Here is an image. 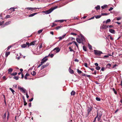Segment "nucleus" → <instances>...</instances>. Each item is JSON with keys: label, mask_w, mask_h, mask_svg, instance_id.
I'll return each instance as SVG.
<instances>
[{"label": "nucleus", "mask_w": 122, "mask_h": 122, "mask_svg": "<svg viewBox=\"0 0 122 122\" xmlns=\"http://www.w3.org/2000/svg\"><path fill=\"white\" fill-rule=\"evenodd\" d=\"M94 51L95 54L96 55L100 56L101 54H102V52L100 51L94 50Z\"/></svg>", "instance_id": "f257e3e1"}, {"label": "nucleus", "mask_w": 122, "mask_h": 122, "mask_svg": "<svg viewBox=\"0 0 122 122\" xmlns=\"http://www.w3.org/2000/svg\"><path fill=\"white\" fill-rule=\"evenodd\" d=\"M55 9V8H51L49 10H46V11H44V12L46 14H49L51 13L53 10Z\"/></svg>", "instance_id": "f03ea898"}, {"label": "nucleus", "mask_w": 122, "mask_h": 122, "mask_svg": "<svg viewBox=\"0 0 122 122\" xmlns=\"http://www.w3.org/2000/svg\"><path fill=\"white\" fill-rule=\"evenodd\" d=\"M93 108V107L90 106H88L87 109V114H89L90 112L92 110Z\"/></svg>", "instance_id": "7ed1b4c3"}, {"label": "nucleus", "mask_w": 122, "mask_h": 122, "mask_svg": "<svg viewBox=\"0 0 122 122\" xmlns=\"http://www.w3.org/2000/svg\"><path fill=\"white\" fill-rule=\"evenodd\" d=\"M28 46L29 47L30 46L29 43L28 42H26L25 44H23L21 46V47L23 48H25Z\"/></svg>", "instance_id": "20e7f679"}, {"label": "nucleus", "mask_w": 122, "mask_h": 122, "mask_svg": "<svg viewBox=\"0 0 122 122\" xmlns=\"http://www.w3.org/2000/svg\"><path fill=\"white\" fill-rule=\"evenodd\" d=\"M108 25L107 26V25H103L101 26V28L102 29L106 30L107 28H108Z\"/></svg>", "instance_id": "39448f33"}, {"label": "nucleus", "mask_w": 122, "mask_h": 122, "mask_svg": "<svg viewBox=\"0 0 122 122\" xmlns=\"http://www.w3.org/2000/svg\"><path fill=\"white\" fill-rule=\"evenodd\" d=\"M18 89L21 91L22 92H23L24 93H25V89H24L23 88L21 87H20L19 86H18Z\"/></svg>", "instance_id": "423d86ee"}, {"label": "nucleus", "mask_w": 122, "mask_h": 122, "mask_svg": "<svg viewBox=\"0 0 122 122\" xmlns=\"http://www.w3.org/2000/svg\"><path fill=\"white\" fill-rule=\"evenodd\" d=\"M47 60V58H46V57H44L42 59L41 63L42 64H43Z\"/></svg>", "instance_id": "0eeeda50"}, {"label": "nucleus", "mask_w": 122, "mask_h": 122, "mask_svg": "<svg viewBox=\"0 0 122 122\" xmlns=\"http://www.w3.org/2000/svg\"><path fill=\"white\" fill-rule=\"evenodd\" d=\"M60 49L59 48V47H56V48H55L53 50V51H56L55 52L56 53H57L59 52L60 51Z\"/></svg>", "instance_id": "6e6552de"}, {"label": "nucleus", "mask_w": 122, "mask_h": 122, "mask_svg": "<svg viewBox=\"0 0 122 122\" xmlns=\"http://www.w3.org/2000/svg\"><path fill=\"white\" fill-rule=\"evenodd\" d=\"M80 39L81 43H83V42L85 41V39L84 37L82 36H81V38Z\"/></svg>", "instance_id": "1a4fd4ad"}, {"label": "nucleus", "mask_w": 122, "mask_h": 122, "mask_svg": "<svg viewBox=\"0 0 122 122\" xmlns=\"http://www.w3.org/2000/svg\"><path fill=\"white\" fill-rule=\"evenodd\" d=\"M36 41H33L31 42L30 43H29V45L30 46L36 44Z\"/></svg>", "instance_id": "9d476101"}, {"label": "nucleus", "mask_w": 122, "mask_h": 122, "mask_svg": "<svg viewBox=\"0 0 122 122\" xmlns=\"http://www.w3.org/2000/svg\"><path fill=\"white\" fill-rule=\"evenodd\" d=\"M13 71V69L11 68H9L8 70V73L9 74H11V72L12 71Z\"/></svg>", "instance_id": "9b49d317"}, {"label": "nucleus", "mask_w": 122, "mask_h": 122, "mask_svg": "<svg viewBox=\"0 0 122 122\" xmlns=\"http://www.w3.org/2000/svg\"><path fill=\"white\" fill-rule=\"evenodd\" d=\"M109 31L110 32L113 34H115V31L114 30L112 29H109Z\"/></svg>", "instance_id": "f8f14e48"}, {"label": "nucleus", "mask_w": 122, "mask_h": 122, "mask_svg": "<svg viewBox=\"0 0 122 122\" xmlns=\"http://www.w3.org/2000/svg\"><path fill=\"white\" fill-rule=\"evenodd\" d=\"M69 71L70 73L71 74H73L74 73V71L72 69H71L70 67H69Z\"/></svg>", "instance_id": "ddd939ff"}, {"label": "nucleus", "mask_w": 122, "mask_h": 122, "mask_svg": "<svg viewBox=\"0 0 122 122\" xmlns=\"http://www.w3.org/2000/svg\"><path fill=\"white\" fill-rule=\"evenodd\" d=\"M37 14V13H34L31 14L29 15V17H30L33 16H34V15H35Z\"/></svg>", "instance_id": "4468645a"}, {"label": "nucleus", "mask_w": 122, "mask_h": 122, "mask_svg": "<svg viewBox=\"0 0 122 122\" xmlns=\"http://www.w3.org/2000/svg\"><path fill=\"white\" fill-rule=\"evenodd\" d=\"M76 41L79 43H81L80 39L78 38H76Z\"/></svg>", "instance_id": "2eb2a0df"}, {"label": "nucleus", "mask_w": 122, "mask_h": 122, "mask_svg": "<svg viewBox=\"0 0 122 122\" xmlns=\"http://www.w3.org/2000/svg\"><path fill=\"white\" fill-rule=\"evenodd\" d=\"M76 94V92L74 91H72L71 93V95H74Z\"/></svg>", "instance_id": "dca6fc26"}, {"label": "nucleus", "mask_w": 122, "mask_h": 122, "mask_svg": "<svg viewBox=\"0 0 122 122\" xmlns=\"http://www.w3.org/2000/svg\"><path fill=\"white\" fill-rule=\"evenodd\" d=\"M10 51L6 52L5 53V57H7L10 54Z\"/></svg>", "instance_id": "f3484780"}, {"label": "nucleus", "mask_w": 122, "mask_h": 122, "mask_svg": "<svg viewBox=\"0 0 122 122\" xmlns=\"http://www.w3.org/2000/svg\"><path fill=\"white\" fill-rule=\"evenodd\" d=\"M12 16L11 15H8L6 16L5 18L6 19L9 18L11 17Z\"/></svg>", "instance_id": "a211bd4d"}, {"label": "nucleus", "mask_w": 122, "mask_h": 122, "mask_svg": "<svg viewBox=\"0 0 122 122\" xmlns=\"http://www.w3.org/2000/svg\"><path fill=\"white\" fill-rule=\"evenodd\" d=\"M110 14L109 13H102L101 14V16L102 15H108Z\"/></svg>", "instance_id": "6ab92c4d"}, {"label": "nucleus", "mask_w": 122, "mask_h": 122, "mask_svg": "<svg viewBox=\"0 0 122 122\" xmlns=\"http://www.w3.org/2000/svg\"><path fill=\"white\" fill-rule=\"evenodd\" d=\"M101 15H95V17L96 19H98L100 18L101 17Z\"/></svg>", "instance_id": "aec40b11"}, {"label": "nucleus", "mask_w": 122, "mask_h": 122, "mask_svg": "<svg viewBox=\"0 0 122 122\" xmlns=\"http://www.w3.org/2000/svg\"><path fill=\"white\" fill-rule=\"evenodd\" d=\"M31 74L33 76H35L36 74V72L35 71H33V72H31Z\"/></svg>", "instance_id": "412c9836"}, {"label": "nucleus", "mask_w": 122, "mask_h": 122, "mask_svg": "<svg viewBox=\"0 0 122 122\" xmlns=\"http://www.w3.org/2000/svg\"><path fill=\"white\" fill-rule=\"evenodd\" d=\"M17 73L16 72H13L11 74V75L13 76H15L17 74Z\"/></svg>", "instance_id": "4be33fe9"}, {"label": "nucleus", "mask_w": 122, "mask_h": 122, "mask_svg": "<svg viewBox=\"0 0 122 122\" xmlns=\"http://www.w3.org/2000/svg\"><path fill=\"white\" fill-rule=\"evenodd\" d=\"M95 8L96 10H98L100 9V7L99 5H98L97 6L95 7Z\"/></svg>", "instance_id": "5701e85b"}, {"label": "nucleus", "mask_w": 122, "mask_h": 122, "mask_svg": "<svg viewBox=\"0 0 122 122\" xmlns=\"http://www.w3.org/2000/svg\"><path fill=\"white\" fill-rule=\"evenodd\" d=\"M10 90L12 92V93L14 94V92H15V91L13 90V89L11 88H9Z\"/></svg>", "instance_id": "b1692460"}, {"label": "nucleus", "mask_w": 122, "mask_h": 122, "mask_svg": "<svg viewBox=\"0 0 122 122\" xmlns=\"http://www.w3.org/2000/svg\"><path fill=\"white\" fill-rule=\"evenodd\" d=\"M107 7V5H104L103 6H101V8L102 9H103L104 8H105Z\"/></svg>", "instance_id": "393cba45"}, {"label": "nucleus", "mask_w": 122, "mask_h": 122, "mask_svg": "<svg viewBox=\"0 0 122 122\" xmlns=\"http://www.w3.org/2000/svg\"><path fill=\"white\" fill-rule=\"evenodd\" d=\"M10 21H8V22L5 23L4 24V25H7L9 24L10 23Z\"/></svg>", "instance_id": "a878e982"}, {"label": "nucleus", "mask_w": 122, "mask_h": 122, "mask_svg": "<svg viewBox=\"0 0 122 122\" xmlns=\"http://www.w3.org/2000/svg\"><path fill=\"white\" fill-rule=\"evenodd\" d=\"M6 113L5 112L3 116V117L4 119H5L6 117Z\"/></svg>", "instance_id": "bb28decb"}, {"label": "nucleus", "mask_w": 122, "mask_h": 122, "mask_svg": "<svg viewBox=\"0 0 122 122\" xmlns=\"http://www.w3.org/2000/svg\"><path fill=\"white\" fill-rule=\"evenodd\" d=\"M73 43H74L75 44V45H76V47H77V48L78 49V48H79L78 47V46L77 44V43H76V42L75 41H74L73 42Z\"/></svg>", "instance_id": "cd10ccee"}, {"label": "nucleus", "mask_w": 122, "mask_h": 122, "mask_svg": "<svg viewBox=\"0 0 122 122\" xmlns=\"http://www.w3.org/2000/svg\"><path fill=\"white\" fill-rule=\"evenodd\" d=\"M83 49L84 51H86V47L84 46H83Z\"/></svg>", "instance_id": "c85d7f7f"}, {"label": "nucleus", "mask_w": 122, "mask_h": 122, "mask_svg": "<svg viewBox=\"0 0 122 122\" xmlns=\"http://www.w3.org/2000/svg\"><path fill=\"white\" fill-rule=\"evenodd\" d=\"M62 27V26H61V25H60V26H57V27L56 28V30H58V29H60Z\"/></svg>", "instance_id": "c756f323"}, {"label": "nucleus", "mask_w": 122, "mask_h": 122, "mask_svg": "<svg viewBox=\"0 0 122 122\" xmlns=\"http://www.w3.org/2000/svg\"><path fill=\"white\" fill-rule=\"evenodd\" d=\"M110 19H107L106 21V24H107L108 22H110L111 21Z\"/></svg>", "instance_id": "7c9ffc66"}, {"label": "nucleus", "mask_w": 122, "mask_h": 122, "mask_svg": "<svg viewBox=\"0 0 122 122\" xmlns=\"http://www.w3.org/2000/svg\"><path fill=\"white\" fill-rule=\"evenodd\" d=\"M14 79H15L16 80H17L19 79L18 76H15L13 77Z\"/></svg>", "instance_id": "2f4dec72"}, {"label": "nucleus", "mask_w": 122, "mask_h": 122, "mask_svg": "<svg viewBox=\"0 0 122 122\" xmlns=\"http://www.w3.org/2000/svg\"><path fill=\"white\" fill-rule=\"evenodd\" d=\"M77 72L79 74L82 73V72L79 69L77 70Z\"/></svg>", "instance_id": "473e14b6"}, {"label": "nucleus", "mask_w": 122, "mask_h": 122, "mask_svg": "<svg viewBox=\"0 0 122 122\" xmlns=\"http://www.w3.org/2000/svg\"><path fill=\"white\" fill-rule=\"evenodd\" d=\"M96 99L97 101H100L101 100L100 98L98 97H96Z\"/></svg>", "instance_id": "72a5a7b5"}, {"label": "nucleus", "mask_w": 122, "mask_h": 122, "mask_svg": "<svg viewBox=\"0 0 122 122\" xmlns=\"http://www.w3.org/2000/svg\"><path fill=\"white\" fill-rule=\"evenodd\" d=\"M96 68L97 70H99L100 69L101 67L98 66Z\"/></svg>", "instance_id": "f704fd0d"}, {"label": "nucleus", "mask_w": 122, "mask_h": 122, "mask_svg": "<svg viewBox=\"0 0 122 122\" xmlns=\"http://www.w3.org/2000/svg\"><path fill=\"white\" fill-rule=\"evenodd\" d=\"M46 67L45 66V65H44L43 66H41V70H42L43 69H44V68Z\"/></svg>", "instance_id": "c9c22d12"}, {"label": "nucleus", "mask_w": 122, "mask_h": 122, "mask_svg": "<svg viewBox=\"0 0 122 122\" xmlns=\"http://www.w3.org/2000/svg\"><path fill=\"white\" fill-rule=\"evenodd\" d=\"M89 48L90 49H92V47L91 45L89 44H88V45Z\"/></svg>", "instance_id": "e433bc0d"}, {"label": "nucleus", "mask_w": 122, "mask_h": 122, "mask_svg": "<svg viewBox=\"0 0 122 122\" xmlns=\"http://www.w3.org/2000/svg\"><path fill=\"white\" fill-rule=\"evenodd\" d=\"M109 55H108V54L107 55H105L103 57V58H108L109 57Z\"/></svg>", "instance_id": "4c0bfd02"}, {"label": "nucleus", "mask_w": 122, "mask_h": 122, "mask_svg": "<svg viewBox=\"0 0 122 122\" xmlns=\"http://www.w3.org/2000/svg\"><path fill=\"white\" fill-rule=\"evenodd\" d=\"M69 48L70 50V51H73L74 52H75V51L70 47H69Z\"/></svg>", "instance_id": "58836bf2"}, {"label": "nucleus", "mask_w": 122, "mask_h": 122, "mask_svg": "<svg viewBox=\"0 0 122 122\" xmlns=\"http://www.w3.org/2000/svg\"><path fill=\"white\" fill-rule=\"evenodd\" d=\"M71 34L75 36H76L77 35L76 34L73 32L71 33Z\"/></svg>", "instance_id": "ea45409f"}, {"label": "nucleus", "mask_w": 122, "mask_h": 122, "mask_svg": "<svg viewBox=\"0 0 122 122\" xmlns=\"http://www.w3.org/2000/svg\"><path fill=\"white\" fill-rule=\"evenodd\" d=\"M43 30H39L38 31V33H41L42 32Z\"/></svg>", "instance_id": "a19ab883"}, {"label": "nucleus", "mask_w": 122, "mask_h": 122, "mask_svg": "<svg viewBox=\"0 0 122 122\" xmlns=\"http://www.w3.org/2000/svg\"><path fill=\"white\" fill-rule=\"evenodd\" d=\"M24 102V106H26L27 104V103L25 101H23Z\"/></svg>", "instance_id": "79ce46f5"}, {"label": "nucleus", "mask_w": 122, "mask_h": 122, "mask_svg": "<svg viewBox=\"0 0 122 122\" xmlns=\"http://www.w3.org/2000/svg\"><path fill=\"white\" fill-rule=\"evenodd\" d=\"M27 9L28 10H32L33 9V8H29V7H28V8H27Z\"/></svg>", "instance_id": "37998d69"}, {"label": "nucleus", "mask_w": 122, "mask_h": 122, "mask_svg": "<svg viewBox=\"0 0 122 122\" xmlns=\"http://www.w3.org/2000/svg\"><path fill=\"white\" fill-rule=\"evenodd\" d=\"M4 23V21H2V22H0V26L2 25Z\"/></svg>", "instance_id": "c03bdc74"}, {"label": "nucleus", "mask_w": 122, "mask_h": 122, "mask_svg": "<svg viewBox=\"0 0 122 122\" xmlns=\"http://www.w3.org/2000/svg\"><path fill=\"white\" fill-rule=\"evenodd\" d=\"M111 66V65L110 63H109L108 64H107V67H109Z\"/></svg>", "instance_id": "a18cd8bd"}, {"label": "nucleus", "mask_w": 122, "mask_h": 122, "mask_svg": "<svg viewBox=\"0 0 122 122\" xmlns=\"http://www.w3.org/2000/svg\"><path fill=\"white\" fill-rule=\"evenodd\" d=\"M102 116V114L100 112L99 114V117H101Z\"/></svg>", "instance_id": "49530a36"}, {"label": "nucleus", "mask_w": 122, "mask_h": 122, "mask_svg": "<svg viewBox=\"0 0 122 122\" xmlns=\"http://www.w3.org/2000/svg\"><path fill=\"white\" fill-rule=\"evenodd\" d=\"M64 21V20H58V21L60 22H63Z\"/></svg>", "instance_id": "de8ad7c7"}, {"label": "nucleus", "mask_w": 122, "mask_h": 122, "mask_svg": "<svg viewBox=\"0 0 122 122\" xmlns=\"http://www.w3.org/2000/svg\"><path fill=\"white\" fill-rule=\"evenodd\" d=\"M116 20H120L121 19V18L120 17H118V18H116Z\"/></svg>", "instance_id": "09e8293b"}, {"label": "nucleus", "mask_w": 122, "mask_h": 122, "mask_svg": "<svg viewBox=\"0 0 122 122\" xmlns=\"http://www.w3.org/2000/svg\"><path fill=\"white\" fill-rule=\"evenodd\" d=\"M11 46H8L7 48V50H8L11 47Z\"/></svg>", "instance_id": "8fccbe9b"}, {"label": "nucleus", "mask_w": 122, "mask_h": 122, "mask_svg": "<svg viewBox=\"0 0 122 122\" xmlns=\"http://www.w3.org/2000/svg\"><path fill=\"white\" fill-rule=\"evenodd\" d=\"M113 9V8L112 7H111L108 10L110 11Z\"/></svg>", "instance_id": "3c124183"}, {"label": "nucleus", "mask_w": 122, "mask_h": 122, "mask_svg": "<svg viewBox=\"0 0 122 122\" xmlns=\"http://www.w3.org/2000/svg\"><path fill=\"white\" fill-rule=\"evenodd\" d=\"M56 24H55L54 23H53V25L51 26V27H53L54 26H56Z\"/></svg>", "instance_id": "603ef678"}, {"label": "nucleus", "mask_w": 122, "mask_h": 122, "mask_svg": "<svg viewBox=\"0 0 122 122\" xmlns=\"http://www.w3.org/2000/svg\"><path fill=\"white\" fill-rule=\"evenodd\" d=\"M84 66L86 67H87V63H85L84 64Z\"/></svg>", "instance_id": "864d4df0"}, {"label": "nucleus", "mask_w": 122, "mask_h": 122, "mask_svg": "<svg viewBox=\"0 0 122 122\" xmlns=\"http://www.w3.org/2000/svg\"><path fill=\"white\" fill-rule=\"evenodd\" d=\"M49 64V63H47L45 65L46 66V67L47 66H48Z\"/></svg>", "instance_id": "5fc2aeb1"}, {"label": "nucleus", "mask_w": 122, "mask_h": 122, "mask_svg": "<svg viewBox=\"0 0 122 122\" xmlns=\"http://www.w3.org/2000/svg\"><path fill=\"white\" fill-rule=\"evenodd\" d=\"M49 64V63H47L45 65L46 66V67L47 66H48Z\"/></svg>", "instance_id": "6e6d98bb"}, {"label": "nucleus", "mask_w": 122, "mask_h": 122, "mask_svg": "<svg viewBox=\"0 0 122 122\" xmlns=\"http://www.w3.org/2000/svg\"><path fill=\"white\" fill-rule=\"evenodd\" d=\"M54 56V55L53 54H52L51 55H50V56H50L51 57H52Z\"/></svg>", "instance_id": "4d7b16f0"}, {"label": "nucleus", "mask_w": 122, "mask_h": 122, "mask_svg": "<svg viewBox=\"0 0 122 122\" xmlns=\"http://www.w3.org/2000/svg\"><path fill=\"white\" fill-rule=\"evenodd\" d=\"M10 9H11V10H12V11H15V10L14 9V8H11Z\"/></svg>", "instance_id": "13d9d810"}, {"label": "nucleus", "mask_w": 122, "mask_h": 122, "mask_svg": "<svg viewBox=\"0 0 122 122\" xmlns=\"http://www.w3.org/2000/svg\"><path fill=\"white\" fill-rule=\"evenodd\" d=\"M26 96L27 98H28L29 97V96L28 95L27 93H26Z\"/></svg>", "instance_id": "bf43d9fd"}, {"label": "nucleus", "mask_w": 122, "mask_h": 122, "mask_svg": "<svg viewBox=\"0 0 122 122\" xmlns=\"http://www.w3.org/2000/svg\"><path fill=\"white\" fill-rule=\"evenodd\" d=\"M29 74L27 73L26 74L25 76H29Z\"/></svg>", "instance_id": "052dcab7"}, {"label": "nucleus", "mask_w": 122, "mask_h": 122, "mask_svg": "<svg viewBox=\"0 0 122 122\" xmlns=\"http://www.w3.org/2000/svg\"><path fill=\"white\" fill-rule=\"evenodd\" d=\"M74 61H76V62H79V60L77 59H75V60H74Z\"/></svg>", "instance_id": "680f3d73"}, {"label": "nucleus", "mask_w": 122, "mask_h": 122, "mask_svg": "<svg viewBox=\"0 0 122 122\" xmlns=\"http://www.w3.org/2000/svg\"><path fill=\"white\" fill-rule=\"evenodd\" d=\"M58 38H59V40H61L62 39V37H61V36H60V37H59Z\"/></svg>", "instance_id": "e2e57ef3"}, {"label": "nucleus", "mask_w": 122, "mask_h": 122, "mask_svg": "<svg viewBox=\"0 0 122 122\" xmlns=\"http://www.w3.org/2000/svg\"><path fill=\"white\" fill-rule=\"evenodd\" d=\"M82 76H86V74L82 73Z\"/></svg>", "instance_id": "0e129e2a"}, {"label": "nucleus", "mask_w": 122, "mask_h": 122, "mask_svg": "<svg viewBox=\"0 0 122 122\" xmlns=\"http://www.w3.org/2000/svg\"><path fill=\"white\" fill-rule=\"evenodd\" d=\"M105 68L104 67H102L101 68V70H102V71H104V70Z\"/></svg>", "instance_id": "69168bd1"}, {"label": "nucleus", "mask_w": 122, "mask_h": 122, "mask_svg": "<svg viewBox=\"0 0 122 122\" xmlns=\"http://www.w3.org/2000/svg\"><path fill=\"white\" fill-rule=\"evenodd\" d=\"M117 66L116 64H115L112 67V68H114L116 67V66Z\"/></svg>", "instance_id": "338daca9"}, {"label": "nucleus", "mask_w": 122, "mask_h": 122, "mask_svg": "<svg viewBox=\"0 0 122 122\" xmlns=\"http://www.w3.org/2000/svg\"><path fill=\"white\" fill-rule=\"evenodd\" d=\"M33 98H31V99L29 100V101L30 102L32 101L33 100Z\"/></svg>", "instance_id": "774afa93"}]
</instances>
